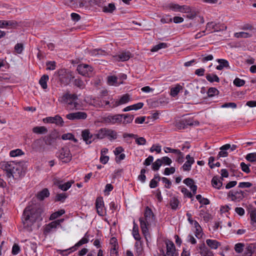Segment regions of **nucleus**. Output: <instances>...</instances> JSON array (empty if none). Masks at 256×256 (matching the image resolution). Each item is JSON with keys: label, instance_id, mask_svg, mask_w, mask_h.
Wrapping results in <instances>:
<instances>
[{"label": "nucleus", "instance_id": "1", "mask_svg": "<svg viewBox=\"0 0 256 256\" xmlns=\"http://www.w3.org/2000/svg\"><path fill=\"white\" fill-rule=\"evenodd\" d=\"M42 210L36 204L27 206L24 210L22 218L24 228L32 232L34 224L42 220Z\"/></svg>", "mask_w": 256, "mask_h": 256}, {"label": "nucleus", "instance_id": "2", "mask_svg": "<svg viewBox=\"0 0 256 256\" xmlns=\"http://www.w3.org/2000/svg\"><path fill=\"white\" fill-rule=\"evenodd\" d=\"M61 102L64 104L66 108L68 110L82 109V102L76 94H65L62 96Z\"/></svg>", "mask_w": 256, "mask_h": 256}, {"label": "nucleus", "instance_id": "3", "mask_svg": "<svg viewBox=\"0 0 256 256\" xmlns=\"http://www.w3.org/2000/svg\"><path fill=\"white\" fill-rule=\"evenodd\" d=\"M142 232L146 238L150 235L148 227L155 223L154 214L152 210L147 206L146 208L144 217L139 219Z\"/></svg>", "mask_w": 256, "mask_h": 256}, {"label": "nucleus", "instance_id": "4", "mask_svg": "<svg viewBox=\"0 0 256 256\" xmlns=\"http://www.w3.org/2000/svg\"><path fill=\"white\" fill-rule=\"evenodd\" d=\"M96 136L98 140L107 138L109 140L112 141L118 138V133L114 130L104 128L99 129L96 132Z\"/></svg>", "mask_w": 256, "mask_h": 256}, {"label": "nucleus", "instance_id": "5", "mask_svg": "<svg viewBox=\"0 0 256 256\" xmlns=\"http://www.w3.org/2000/svg\"><path fill=\"white\" fill-rule=\"evenodd\" d=\"M131 99L130 95L127 94H124L118 99H112L110 101H105V106L106 108H115L128 103Z\"/></svg>", "mask_w": 256, "mask_h": 256}, {"label": "nucleus", "instance_id": "6", "mask_svg": "<svg viewBox=\"0 0 256 256\" xmlns=\"http://www.w3.org/2000/svg\"><path fill=\"white\" fill-rule=\"evenodd\" d=\"M248 195L246 191H243L240 189L230 190L228 196L232 200L235 202H240Z\"/></svg>", "mask_w": 256, "mask_h": 256}, {"label": "nucleus", "instance_id": "7", "mask_svg": "<svg viewBox=\"0 0 256 256\" xmlns=\"http://www.w3.org/2000/svg\"><path fill=\"white\" fill-rule=\"evenodd\" d=\"M57 156L63 162H68L70 161L72 154L69 148L64 146L57 153Z\"/></svg>", "mask_w": 256, "mask_h": 256}, {"label": "nucleus", "instance_id": "8", "mask_svg": "<svg viewBox=\"0 0 256 256\" xmlns=\"http://www.w3.org/2000/svg\"><path fill=\"white\" fill-rule=\"evenodd\" d=\"M76 70L79 74L83 76L90 77L92 75L93 68L87 64H78Z\"/></svg>", "mask_w": 256, "mask_h": 256}, {"label": "nucleus", "instance_id": "9", "mask_svg": "<svg viewBox=\"0 0 256 256\" xmlns=\"http://www.w3.org/2000/svg\"><path fill=\"white\" fill-rule=\"evenodd\" d=\"M58 74L60 76V80L64 85H67L70 82L72 78H74L72 72L68 71L65 69L59 70Z\"/></svg>", "mask_w": 256, "mask_h": 256}, {"label": "nucleus", "instance_id": "10", "mask_svg": "<svg viewBox=\"0 0 256 256\" xmlns=\"http://www.w3.org/2000/svg\"><path fill=\"white\" fill-rule=\"evenodd\" d=\"M87 114L84 112H77L67 114L66 118L70 120H84L87 118Z\"/></svg>", "mask_w": 256, "mask_h": 256}, {"label": "nucleus", "instance_id": "11", "mask_svg": "<svg viewBox=\"0 0 256 256\" xmlns=\"http://www.w3.org/2000/svg\"><path fill=\"white\" fill-rule=\"evenodd\" d=\"M226 26L224 24H216L214 22H208L206 26V30L209 33L212 32H219L220 30H226Z\"/></svg>", "mask_w": 256, "mask_h": 256}, {"label": "nucleus", "instance_id": "12", "mask_svg": "<svg viewBox=\"0 0 256 256\" xmlns=\"http://www.w3.org/2000/svg\"><path fill=\"white\" fill-rule=\"evenodd\" d=\"M13 162H4L2 163V168L8 172V176H13L14 174L15 167Z\"/></svg>", "mask_w": 256, "mask_h": 256}, {"label": "nucleus", "instance_id": "13", "mask_svg": "<svg viewBox=\"0 0 256 256\" xmlns=\"http://www.w3.org/2000/svg\"><path fill=\"white\" fill-rule=\"evenodd\" d=\"M82 136L86 144H91L96 138V134H92L88 129H86L82 131Z\"/></svg>", "mask_w": 256, "mask_h": 256}, {"label": "nucleus", "instance_id": "14", "mask_svg": "<svg viewBox=\"0 0 256 256\" xmlns=\"http://www.w3.org/2000/svg\"><path fill=\"white\" fill-rule=\"evenodd\" d=\"M130 56V52H120L113 56L112 60L115 62H124L128 60Z\"/></svg>", "mask_w": 256, "mask_h": 256}, {"label": "nucleus", "instance_id": "15", "mask_svg": "<svg viewBox=\"0 0 256 256\" xmlns=\"http://www.w3.org/2000/svg\"><path fill=\"white\" fill-rule=\"evenodd\" d=\"M43 122L46 123L55 124L60 126H63L64 124L63 120L59 115H56L54 117H46L43 119Z\"/></svg>", "mask_w": 256, "mask_h": 256}, {"label": "nucleus", "instance_id": "16", "mask_svg": "<svg viewBox=\"0 0 256 256\" xmlns=\"http://www.w3.org/2000/svg\"><path fill=\"white\" fill-rule=\"evenodd\" d=\"M186 160L182 166L181 169L183 171H189L191 169L192 165L194 163V160L193 157L188 154L186 158Z\"/></svg>", "mask_w": 256, "mask_h": 256}, {"label": "nucleus", "instance_id": "17", "mask_svg": "<svg viewBox=\"0 0 256 256\" xmlns=\"http://www.w3.org/2000/svg\"><path fill=\"white\" fill-rule=\"evenodd\" d=\"M104 201L102 197H98L96 201V207L97 210V212L100 216H103L104 214Z\"/></svg>", "mask_w": 256, "mask_h": 256}, {"label": "nucleus", "instance_id": "18", "mask_svg": "<svg viewBox=\"0 0 256 256\" xmlns=\"http://www.w3.org/2000/svg\"><path fill=\"white\" fill-rule=\"evenodd\" d=\"M58 226V222L53 221L50 222L45 226L44 234L46 235L50 232L55 230Z\"/></svg>", "mask_w": 256, "mask_h": 256}, {"label": "nucleus", "instance_id": "19", "mask_svg": "<svg viewBox=\"0 0 256 256\" xmlns=\"http://www.w3.org/2000/svg\"><path fill=\"white\" fill-rule=\"evenodd\" d=\"M107 120L111 124H120L122 121V116L120 114L114 116H108L107 117Z\"/></svg>", "mask_w": 256, "mask_h": 256}, {"label": "nucleus", "instance_id": "20", "mask_svg": "<svg viewBox=\"0 0 256 256\" xmlns=\"http://www.w3.org/2000/svg\"><path fill=\"white\" fill-rule=\"evenodd\" d=\"M164 256H176L175 246L172 242L166 243V252Z\"/></svg>", "mask_w": 256, "mask_h": 256}, {"label": "nucleus", "instance_id": "21", "mask_svg": "<svg viewBox=\"0 0 256 256\" xmlns=\"http://www.w3.org/2000/svg\"><path fill=\"white\" fill-rule=\"evenodd\" d=\"M198 248L200 250V252L202 256H214L212 252L206 246L204 243L199 245Z\"/></svg>", "mask_w": 256, "mask_h": 256}, {"label": "nucleus", "instance_id": "22", "mask_svg": "<svg viewBox=\"0 0 256 256\" xmlns=\"http://www.w3.org/2000/svg\"><path fill=\"white\" fill-rule=\"evenodd\" d=\"M118 77L116 76H108L107 77V83L109 86H118L120 84L118 81Z\"/></svg>", "mask_w": 256, "mask_h": 256}, {"label": "nucleus", "instance_id": "23", "mask_svg": "<svg viewBox=\"0 0 256 256\" xmlns=\"http://www.w3.org/2000/svg\"><path fill=\"white\" fill-rule=\"evenodd\" d=\"M169 8L174 12H187L186 8L184 6H181L176 4H170Z\"/></svg>", "mask_w": 256, "mask_h": 256}, {"label": "nucleus", "instance_id": "24", "mask_svg": "<svg viewBox=\"0 0 256 256\" xmlns=\"http://www.w3.org/2000/svg\"><path fill=\"white\" fill-rule=\"evenodd\" d=\"M50 196V192L48 188H44L39 192L36 194V198L40 200H43L46 198Z\"/></svg>", "mask_w": 256, "mask_h": 256}, {"label": "nucleus", "instance_id": "25", "mask_svg": "<svg viewBox=\"0 0 256 256\" xmlns=\"http://www.w3.org/2000/svg\"><path fill=\"white\" fill-rule=\"evenodd\" d=\"M184 182L188 186H190L191 190L192 191L194 194H196L197 186L194 184V181L193 180L188 178L185 179Z\"/></svg>", "mask_w": 256, "mask_h": 256}, {"label": "nucleus", "instance_id": "26", "mask_svg": "<svg viewBox=\"0 0 256 256\" xmlns=\"http://www.w3.org/2000/svg\"><path fill=\"white\" fill-rule=\"evenodd\" d=\"M224 177H213L212 180V186L219 189L222 184V180H223Z\"/></svg>", "mask_w": 256, "mask_h": 256}, {"label": "nucleus", "instance_id": "27", "mask_svg": "<svg viewBox=\"0 0 256 256\" xmlns=\"http://www.w3.org/2000/svg\"><path fill=\"white\" fill-rule=\"evenodd\" d=\"M217 62L218 63V65L216 66V68L218 70H222L224 68H229L228 62L224 59H218Z\"/></svg>", "mask_w": 256, "mask_h": 256}, {"label": "nucleus", "instance_id": "28", "mask_svg": "<svg viewBox=\"0 0 256 256\" xmlns=\"http://www.w3.org/2000/svg\"><path fill=\"white\" fill-rule=\"evenodd\" d=\"M144 106V104L142 102H138L136 104H134L126 108H124L122 110V112H126L130 111L131 110H138L140 109Z\"/></svg>", "mask_w": 256, "mask_h": 256}, {"label": "nucleus", "instance_id": "29", "mask_svg": "<svg viewBox=\"0 0 256 256\" xmlns=\"http://www.w3.org/2000/svg\"><path fill=\"white\" fill-rule=\"evenodd\" d=\"M207 245L212 249H216L220 246V243L216 240L208 239L206 240Z\"/></svg>", "mask_w": 256, "mask_h": 256}, {"label": "nucleus", "instance_id": "30", "mask_svg": "<svg viewBox=\"0 0 256 256\" xmlns=\"http://www.w3.org/2000/svg\"><path fill=\"white\" fill-rule=\"evenodd\" d=\"M49 80V77L48 75L44 74L40 78L39 84L42 88L45 90L48 88L47 82Z\"/></svg>", "mask_w": 256, "mask_h": 256}, {"label": "nucleus", "instance_id": "31", "mask_svg": "<svg viewBox=\"0 0 256 256\" xmlns=\"http://www.w3.org/2000/svg\"><path fill=\"white\" fill-rule=\"evenodd\" d=\"M134 226L132 228V235L134 239L136 240H140V236L138 232V226L134 221L133 222Z\"/></svg>", "mask_w": 256, "mask_h": 256}, {"label": "nucleus", "instance_id": "32", "mask_svg": "<svg viewBox=\"0 0 256 256\" xmlns=\"http://www.w3.org/2000/svg\"><path fill=\"white\" fill-rule=\"evenodd\" d=\"M122 123L124 124L131 123L134 120V116L129 114H122Z\"/></svg>", "mask_w": 256, "mask_h": 256}, {"label": "nucleus", "instance_id": "33", "mask_svg": "<svg viewBox=\"0 0 256 256\" xmlns=\"http://www.w3.org/2000/svg\"><path fill=\"white\" fill-rule=\"evenodd\" d=\"M170 204L172 209L173 210H176L178 208L180 201L176 198L173 197L170 200Z\"/></svg>", "mask_w": 256, "mask_h": 256}, {"label": "nucleus", "instance_id": "34", "mask_svg": "<svg viewBox=\"0 0 256 256\" xmlns=\"http://www.w3.org/2000/svg\"><path fill=\"white\" fill-rule=\"evenodd\" d=\"M32 132L36 134H44L47 132L48 130L44 126H35L32 128Z\"/></svg>", "mask_w": 256, "mask_h": 256}, {"label": "nucleus", "instance_id": "35", "mask_svg": "<svg viewBox=\"0 0 256 256\" xmlns=\"http://www.w3.org/2000/svg\"><path fill=\"white\" fill-rule=\"evenodd\" d=\"M206 78L208 82H220L219 78L216 74H206Z\"/></svg>", "mask_w": 256, "mask_h": 256}, {"label": "nucleus", "instance_id": "36", "mask_svg": "<svg viewBox=\"0 0 256 256\" xmlns=\"http://www.w3.org/2000/svg\"><path fill=\"white\" fill-rule=\"evenodd\" d=\"M181 88L182 86L179 84H177L175 87L171 88L170 92V96L172 97L176 96L179 93Z\"/></svg>", "mask_w": 256, "mask_h": 256}, {"label": "nucleus", "instance_id": "37", "mask_svg": "<svg viewBox=\"0 0 256 256\" xmlns=\"http://www.w3.org/2000/svg\"><path fill=\"white\" fill-rule=\"evenodd\" d=\"M23 154H24V152L22 151V150L19 148L12 150L10 152V156L11 157L18 156Z\"/></svg>", "mask_w": 256, "mask_h": 256}, {"label": "nucleus", "instance_id": "38", "mask_svg": "<svg viewBox=\"0 0 256 256\" xmlns=\"http://www.w3.org/2000/svg\"><path fill=\"white\" fill-rule=\"evenodd\" d=\"M234 36L237 38H248L252 36V34L244 32H240L234 34Z\"/></svg>", "mask_w": 256, "mask_h": 256}, {"label": "nucleus", "instance_id": "39", "mask_svg": "<svg viewBox=\"0 0 256 256\" xmlns=\"http://www.w3.org/2000/svg\"><path fill=\"white\" fill-rule=\"evenodd\" d=\"M14 24V21L0 20V28H4L7 26H13Z\"/></svg>", "mask_w": 256, "mask_h": 256}, {"label": "nucleus", "instance_id": "40", "mask_svg": "<svg viewBox=\"0 0 256 256\" xmlns=\"http://www.w3.org/2000/svg\"><path fill=\"white\" fill-rule=\"evenodd\" d=\"M168 47V44L166 43L162 42L160 43L157 45L154 46L151 50L152 52H156L162 48H165Z\"/></svg>", "mask_w": 256, "mask_h": 256}, {"label": "nucleus", "instance_id": "41", "mask_svg": "<svg viewBox=\"0 0 256 256\" xmlns=\"http://www.w3.org/2000/svg\"><path fill=\"white\" fill-rule=\"evenodd\" d=\"M162 163V166H170L172 163V160L168 156H163L159 158Z\"/></svg>", "mask_w": 256, "mask_h": 256}, {"label": "nucleus", "instance_id": "42", "mask_svg": "<svg viewBox=\"0 0 256 256\" xmlns=\"http://www.w3.org/2000/svg\"><path fill=\"white\" fill-rule=\"evenodd\" d=\"M196 198L200 204L204 205H208L210 203V200L208 198H202L200 194L196 195Z\"/></svg>", "mask_w": 256, "mask_h": 256}, {"label": "nucleus", "instance_id": "43", "mask_svg": "<svg viewBox=\"0 0 256 256\" xmlns=\"http://www.w3.org/2000/svg\"><path fill=\"white\" fill-rule=\"evenodd\" d=\"M116 9V6L114 4H109L108 6L103 8L102 10L105 12H112Z\"/></svg>", "mask_w": 256, "mask_h": 256}, {"label": "nucleus", "instance_id": "44", "mask_svg": "<svg viewBox=\"0 0 256 256\" xmlns=\"http://www.w3.org/2000/svg\"><path fill=\"white\" fill-rule=\"evenodd\" d=\"M65 212L64 210H60L58 212H56L53 214H52L50 216V220H54L56 218H58V217L64 214Z\"/></svg>", "mask_w": 256, "mask_h": 256}, {"label": "nucleus", "instance_id": "45", "mask_svg": "<svg viewBox=\"0 0 256 256\" xmlns=\"http://www.w3.org/2000/svg\"><path fill=\"white\" fill-rule=\"evenodd\" d=\"M176 162L179 164H182L184 162V154L180 150L176 152Z\"/></svg>", "mask_w": 256, "mask_h": 256}, {"label": "nucleus", "instance_id": "46", "mask_svg": "<svg viewBox=\"0 0 256 256\" xmlns=\"http://www.w3.org/2000/svg\"><path fill=\"white\" fill-rule=\"evenodd\" d=\"M62 138L64 140H72L74 142H76V140L74 138V136L72 133H67L63 134Z\"/></svg>", "mask_w": 256, "mask_h": 256}, {"label": "nucleus", "instance_id": "47", "mask_svg": "<svg viewBox=\"0 0 256 256\" xmlns=\"http://www.w3.org/2000/svg\"><path fill=\"white\" fill-rule=\"evenodd\" d=\"M214 58L212 54H208V55H202L200 58H199V60L200 62H206L208 61L212 60Z\"/></svg>", "mask_w": 256, "mask_h": 256}, {"label": "nucleus", "instance_id": "48", "mask_svg": "<svg viewBox=\"0 0 256 256\" xmlns=\"http://www.w3.org/2000/svg\"><path fill=\"white\" fill-rule=\"evenodd\" d=\"M162 166V163L159 158L157 159L152 164V168L154 171L158 170Z\"/></svg>", "mask_w": 256, "mask_h": 256}, {"label": "nucleus", "instance_id": "49", "mask_svg": "<svg viewBox=\"0 0 256 256\" xmlns=\"http://www.w3.org/2000/svg\"><path fill=\"white\" fill-rule=\"evenodd\" d=\"M218 90L215 88H210L207 92L208 97L214 96L218 95Z\"/></svg>", "mask_w": 256, "mask_h": 256}, {"label": "nucleus", "instance_id": "50", "mask_svg": "<svg viewBox=\"0 0 256 256\" xmlns=\"http://www.w3.org/2000/svg\"><path fill=\"white\" fill-rule=\"evenodd\" d=\"M74 84L80 89H83L85 87L84 82L80 78H76L74 80Z\"/></svg>", "mask_w": 256, "mask_h": 256}, {"label": "nucleus", "instance_id": "51", "mask_svg": "<svg viewBox=\"0 0 256 256\" xmlns=\"http://www.w3.org/2000/svg\"><path fill=\"white\" fill-rule=\"evenodd\" d=\"M160 177H154L152 179L150 184V188H155L158 186V183L160 181Z\"/></svg>", "mask_w": 256, "mask_h": 256}, {"label": "nucleus", "instance_id": "52", "mask_svg": "<svg viewBox=\"0 0 256 256\" xmlns=\"http://www.w3.org/2000/svg\"><path fill=\"white\" fill-rule=\"evenodd\" d=\"M88 233H86L84 236L76 244V246L80 247L82 244L88 243Z\"/></svg>", "mask_w": 256, "mask_h": 256}, {"label": "nucleus", "instance_id": "53", "mask_svg": "<svg viewBox=\"0 0 256 256\" xmlns=\"http://www.w3.org/2000/svg\"><path fill=\"white\" fill-rule=\"evenodd\" d=\"M246 158L248 162H256V152H252L248 154L246 157Z\"/></svg>", "mask_w": 256, "mask_h": 256}, {"label": "nucleus", "instance_id": "54", "mask_svg": "<svg viewBox=\"0 0 256 256\" xmlns=\"http://www.w3.org/2000/svg\"><path fill=\"white\" fill-rule=\"evenodd\" d=\"M67 198V196L65 193H62L57 194L54 200L56 202H63Z\"/></svg>", "mask_w": 256, "mask_h": 256}, {"label": "nucleus", "instance_id": "55", "mask_svg": "<svg viewBox=\"0 0 256 256\" xmlns=\"http://www.w3.org/2000/svg\"><path fill=\"white\" fill-rule=\"evenodd\" d=\"M176 168L174 166L166 168L164 170L163 174L166 176H169L174 174Z\"/></svg>", "mask_w": 256, "mask_h": 256}, {"label": "nucleus", "instance_id": "56", "mask_svg": "<svg viewBox=\"0 0 256 256\" xmlns=\"http://www.w3.org/2000/svg\"><path fill=\"white\" fill-rule=\"evenodd\" d=\"M47 70H52L56 69V63L54 61H49L46 63Z\"/></svg>", "mask_w": 256, "mask_h": 256}, {"label": "nucleus", "instance_id": "57", "mask_svg": "<svg viewBox=\"0 0 256 256\" xmlns=\"http://www.w3.org/2000/svg\"><path fill=\"white\" fill-rule=\"evenodd\" d=\"M42 144V140L40 139H37L33 142L32 147L34 149L38 150L41 148Z\"/></svg>", "mask_w": 256, "mask_h": 256}, {"label": "nucleus", "instance_id": "58", "mask_svg": "<svg viewBox=\"0 0 256 256\" xmlns=\"http://www.w3.org/2000/svg\"><path fill=\"white\" fill-rule=\"evenodd\" d=\"M172 21V18L170 15L163 16L160 19V22L162 24H168Z\"/></svg>", "mask_w": 256, "mask_h": 256}, {"label": "nucleus", "instance_id": "59", "mask_svg": "<svg viewBox=\"0 0 256 256\" xmlns=\"http://www.w3.org/2000/svg\"><path fill=\"white\" fill-rule=\"evenodd\" d=\"M244 244L242 243H238L234 246V250L237 253H241L243 251Z\"/></svg>", "mask_w": 256, "mask_h": 256}, {"label": "nucleus", "instance_id": "60", "mask_svg": "<svg viewBox=\"0 0 256 256\" xmlns=\"http://www.w3.org/2000/svg\"><path fill=\"white\" fill-rule=\"evenodd\" d=\"M233 83L236 86H242L245 84V81L239 78H236L234 80Z\"/></svg>", "mask_w": 256, "mask_h": 256}, {"label": "nucleus", "instance_id": "61", "mask_svg": "<svg viewBox=\"0 0 256 256\" xmlns=\"http://www.w3.org/2000/svg\"><path fill=\"white\" fill-rule=\"evenodd\" d=\"M104 51L100 49H94L90 52V54L93 56L104 54Z\"/></svg>", "mask_w": 256, "mask_h": 256}, {"label": "nucleus", "instance_id": "62", "mask_svg": "<svg viewBox=\"0 0 256 256\" xmlns=\"http://www.w3.org/2000/svg\"><path fill=\"white\" fill-rule=\"evenodd\" d=\"M161 146L160 145H152L150 148L151 152H156L158 154H160L161 152Z\"/></svg>", "mask_w": 256, "mask_h": 256}, {"label": "nucleus", "instance_id": "63", "mask_svg": "<svg viewBox=\"0 0 256 256\" xmlns=\"http://www.w3.org/2000/svg\"><path fill=\"white\" fill-rule=\"evenodd\" d=\"M71 186V183L70 182H67L62 184H60L58 187L62 190L66 191Z\"/></svg>", "mask_w": 256, "mask_h": 256}, {"label": "nucleus", "instance_id": "64", "mask_svg": "<svg viewBox=\"0 0 256 256\" xmlns=\"http://www.w3.org/2000/svg\"><path fill=\"white\" fill-rule=\"evenodd\" d=\"M251 220L256 223V209L252 210L250 212Z\"/></svg>", "mask_w": 256, "mask_h": 256}]
</instances>
